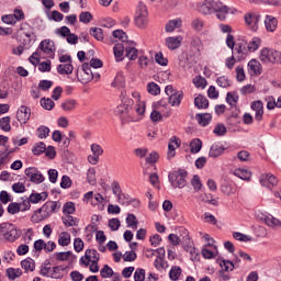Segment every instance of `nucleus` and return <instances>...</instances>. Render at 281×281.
Listing matches in <instances>:
<instances>
[{"instance_id": "1", "label": "nucleus", "mask_w": 281, "mask_h": 281, "mask_svg": "<svg viewBox=\"0 0 281 281\" xmlns=\"http://www.w3.org/2000/svg\"><path fill=\"white\" fill-rule=\"evenodd\" d=\"M60 210V203L58 201H47L37 209L31 216L32 223H41L47 221L52 214H56Z\"/></svg>"}, {"instance_id": "2", "label": "nucleus", "mask_w": 281, "mask_h": 281, "mask_svg": "<svg viewBox=\"0 0 281 281\" xmlns=\"http://www.w3.org/2000/svg\"><path fill=\"white\" fill-rule=\"evenodd\" d=\"M54 52H56V46H54V42L52 40H44L40 43L38 48L34 52L29 60L31 65H38L41 59L43 58V54H46L48 58H54Z\"/></svg>"}, {"instance_id": "3", "label": "nucleus", "mask_w": 281, "mask_h": 281, "mask_svg": "<svg viewBox=\"0 0 281 281\" xmlns=\"http://www.w3.org/2000/svg\"><path fill=\"white\" fill-rule=\"evenodd\" d=\"M0 236H2L7 243H14L21 238V229H19L16 225L12 223H1Z\"/></svg>"}, {"instance_id": "4", "label": "nucleus", "mask_w": 281, "mask_h": 281, "mask_svg": "<svg viewBox=\"0 0 281 281\" xmlns=\"http://www.w3.org/2000/svg\"><path fill=\"white\" fill-rule=\"evenodd\" d=\"M18 43L23 45L25 49L32 47V42L36 41V35H34V30L30 25L21 26L18 31Z\"/></svg>"}, {"instance_id": "5", "label": "nucleus", "mask_w": 281, "mask_h": 281, "mask_svg": "<svg viewBox=\"0 0 281 281\" xmlns=\"http://www.w3.org/2000/svg\"><path fill=\"white\" fill-rule=\"evenodd\" d=\"M169 183L172 188H186L188 186V171L186 169H178L169 172L168 175Z\"/></svg>"}, {"instance_id": "6", "label": "nucleus", "mask_w": 281, "mask_h": 281, "mask_svg": "<svg viewBox=\"0 0 281 281\" xmlns=\"http://www.w3.org/2000/svg\"><path fill=\"white\" fill-rule=\"evenodd\" d=\"M134 23L139 30L148 27V9L144 2H139L137 5Z\"/></svg>"}, {"instance_id": "7", "label": "nucleus", "mask_w": 281, "mask_h": 281, "mask_svg": "<svg viewBox=\"0 0 281 281\" xmlns=\"http://www.w3.org/2000/svg\"><path fill=\"white\" fill-rule=\"evenodd\" d=\"M261 63L268 64L272 63V65L281 64V53L278 50L262 48L259 56Z\"/></svg>"}, {"instance_id": "8", "label": "nucleus", "mask_w": 281, "mask_h": 281, "mask_svg": "<svg viewBox=\"0 0 281 281\" xmlns=\"http://www.w3.org/2000/svg\"><path fill=\"white\" fill-rule=\"evenodd\" d=\"M220 3L221 2L215 0H203L198 4V10L201 14L207 16L210 14H214V11L216 10Z\"/></svg>"}, {"instance_id": "9", "label": "nucleus", "mask_w": 281, "mask_h": 281, "mask_svg": "<svg viewBox=\"0 0 281 281\" xmlns=\"http://www.w3.org/2000/svg\"><path fill=\"white\" fill-rule=\"evenodd\" d=\"M25 177L31 181V183H43L45 181V176L36 167H29L24 170Z\"/></svg>"}, {"instance_id": "10", "label": "nucleus", "mask_w": 281, "mask_h": 281, "mask_svg": "<svg viewBox=\"0 0 281 281\" xmlns=\"http://www.w3.org/2000/svg\"><path fill=\"white\" fill-rule=\"evenodd\" d=\"M234 12H236L235 9H231L229 7L223 4V2H220L216 7V9L213 11V14H215L216 19H218V21H226L227 20V15L234 14Z\"/></svg>"}, {"instance_id": "11", "label": "nucleus", "mask_w": 281, "mask_h": 281, "mask_svg": "<svg viewBox=\"0 0 281 281\" xmlns=\"http://www.w3.org/2000/svg\"><path fill=\"white\" fill-rule=\"evenodd\" d=\"M30 117H32V109L26 105H21L16 112L18 122L23 125L26 122H30Z\"/></svg>"}, {"instance_id": "12", "label": "nucleus", "mask_w": 281, "mask_h": 281, "mask_svg": "<svg viewBox=\"0 0 281 281\" xmlns=\"http://www.w3.org/2000/svg\"><path fill=\"white\" fill-rule=\"evenodd\" d=\"M65 271H67V267L65 266H55L50 268L48 276L46 278H53L54 280H63L65 278Z\"/></svg>"}, {"instance_id": "13", "label": "nucleus", "mask_w": 281, "mask_h": 281, "mask_svg": "<svg viewBox=\"0 0 281 281\" xmlns=\"http://www.w3.org/2000/svg\"><path fill=\"white\" fill-rule=\"evenodd\" d=\"M250 106L252 111H255L256 113L255 120H257V122H261L262 115H265V104L262 103V101L260 100L254 101Z\"/></svg>"}, {"instance_id": "14", "label": "nucleus", "mask_w": 281, "mask_h": 281, "mask_svg": "<svg viewBox=\"0 0 281 281\" xmlns=\"http://www.w3.org/2000/svg\"><path fill=\"white\" fill-rule=\"evenodd\" d=\"M225 150H227V148H225L222 143H214L210 148L209 157H211L212 159H216L217 157H221V155H223Z\"/></svg>"}, {"instance_id": "15", "label": "nucleus", "mask_w": 281, "mask_h": 281, "mask_svg": "<svg viewBox=\"0 0 281 281\" xmlns=\"http://www.w3.org/2000/svg\"><path fill=\"white\" fill-rule=\"evenodd\" d=\"M245 23L249 25V27L252 30V32H256L258 30V21H260V18L254 13H246L244 15Z\"/></svg>"}, {"instance_id": "16", "label": "nucleus", "mask_w": 281, "mask_h": 281, "mask_svg": "<svg viewBox=\"0 0 281 281\" xmlns=\"http://www.w3.org/2000/svg\"><path fill=\"white\" fill-rule=\"evenodd\" d=\"M234 52L241 55V56H237V60H243L245 56L249 54L248 43L247 42L237 43L236 47L233 49V54Z\"/></svg>"}, {"instance_id": "17", "label": "nucleus", "mask_w": 281, "mask_h": 281, "mask_svg": "<svg viewBox=\"0 0 281 281\" xmlns=\"http://www.w3.org/2000/svg\"><path fill=\"white\" fill-rule=\"evenodd\" d=\"M182 42H183L182 36L167 37L166 46L168 47V49H171V50L179 49L181 47Z\"/></svg>"}, {"instance_id": "18", "label": "nucleus", "mask_w": 281, "mask_h": 281, "mask_svg": "<svg viewBox=\"0 0 281 281\" xmlns=\"http://www.w3.org/2000/svg\"><path fill=\"white\" fill-rule=\"evenodd\" d=\"M248 71H250L251 76H260V74H262L260 61H258V59L248 61Z\"/></svg>"}, {"instance_id": "19", "label": "nucleus", "mask_w": 281, "mask_h": 281, "mask_svg": "<svg viewBox=\"0 0 281 281\" xmlns=\"http://www.w3.org/2000/svg\"><path fill=\"white\" fill-rule=\"evenodd\" d=\"M124 49H126V47L122 43L114 45L113 54L116 63H122L124 60Z\"/></svg>"}, {"instance_id": "20", "label": "nucleus", "mask_w": 281, "mask_h": 281, "mask_svg": "<svg viewBox=\"0 0 281 281\" xmlns=\"http://www.w3.org/2000/svg\"><path fill=\"white\" fill-rule=\"evenodd\" d=\"M49 194L44 191L42 193H31L29 196V201L33 203V205H36V203H41V201H47V198Z\"/></svg>"}, {"instance_id": "21", "label": "nucleus", "mask_w": 281, "mask_h": 281, "mask_svg": "<svg viewBox=\"0 0 281 281\" xmlns=\"http://www.w3.org/2000/svg\"><path fill=\"white\" fill-rule=\"evenodd\" d=\"M265 25L268 32H276L278 27V19L273 18V15H267L265 20Z\"/></svg>"}, {"instance_id": "22", "label": "nucleus", "mask_w": 281, "mask_h": 281, "mask_svg": "<svg viewBox=\"0 0 281 281\" xmlns=\"http://www.w3.org/2000/svg\"><path fill=\"white\" fill-rule=\"evenodd\" d=\"M57 71L60 76H71V74H74V65L71 63L60 64L57 66Z\"/></svg>"}, {"instance_id": "23", "label": "nucleus", "mask_w": 281, "mask_h": 281, "mask_svg": "<svg viewBox=\"0 0 281 281\" xmlns=\"http://www.w3.org/2000/svg\"><path fill=\"white\" fill-rule=\"evenodd\" d=\"M181 100H183V91H178L175 94H171L168 98L169 104L172 106H180L181 105Z\"/></svg>"}, {"instance_id": "24", "label": "nucleus", "mask_w": 281, "mask_h": 281, "mask_svg": "<svg viewBox=\"0 0 281 281\" xmlns=\"http://www.w3.org/2000/svg\"><path fill=\"white\" fill-rule=\"evenodd\" d=\"M194 106H196V109H207V106H210V100L203 94H199L194 99Z\"/></svg>"}, {"instance_id": "25", "label": "nucleus", "mask_w": 281, "mask_h": 281, "mask_svg": "<svg viewBox=\"0 0 281 281\" xmlns=\"http://www.w3.org/2000/svg\"><path fill=\"white\" fill-rule=\"evenodd\" d=\"M85 258L89 260V262H100V254L95 249H87Z\"/></svg>"}, {"instance_id": "26", "label": "nucleus", "mask_w": 281, "mask_h": 281, "mask_svg": "<svg viewBox=\"0 0 281 281\" xmlns=\"http://www.w3.org/2000/svg\"><path fill=\"white\" fill-rule=\"evenodd\" d=\"M195 120L198 121L200 126H207L210 122H212V114L210 113L196 114Z\"/></svg>"}, {"instance_id": "27", "label": "nucleus", "mask_w": 281, "mask_h": 281, "mask_svg": "<svg viewBox=\"0 0 281 281\" xmlns=\"http://www.w3.org/2000/svg\"><path fill=\"white\" fill-rule=\"evenodd\" d=\"M201 148H203V142L200 138H194L190 143V150L192 155H196V153H201Z\"/></svg>"}, {"instance_id": "28", "label": "nucleus", "mask_w": 281, "mask_h": 281, "mask_svg": "<svg viewBox=\"0 0 281 281\" xmlns=\"http://www.w3.org/2000/svg\"><path fill=\"white\" fill-rule=\"evenodd\" d=\"M71 243V235L67 232H63L59 234L58 237V245H60V247H67L68 245H70Z\"/></svg>"}, {"instance_id": "29", "label": "nucleus", "mask_w": 281, "mask_h": 281, "mask_svg": "<svg viewBox=\"0 0 281 281\" xmlns=\"http://www.w3.org/2000/svg\"><path fill=\"white\" fill-rule=\"evenodd\" d=\"M181 273H182L181 267L172 266L170 271H169V280L178 281L179 278H181Z\"/></svg>"}, {"instance_id": "30", "label": "nucleus", "mask_w": 281, "mask_h": 281, "mask_svg": "<svg viewBox=\"0 0 281 281\" xmlns=\"http://www.w3.org/2000/svg\"><path fill=\"white\" fill-rule=\"evenodd\" d=\"M21 267L25 271H34L36 269V263L34 262V259L29 257L21 261Z\"/></svg>"}, {"instance_id": "31", "label": "nucleus", "mask_w": 281, "mask_h": 281, "mask_svg": "<svg viewBox=\"0 0 281 281\" xmlns=\"http://www.w3.org/2000/svg\"><path fill=\"white\" fill-rule=\"evenodd\" d=\"M191 47L195 49L196 52L201 53L203 52V42L201 41V37L194 35L191 37Z\"/></svg>"}, {"instance_id": "32", "label": "nucleus", "mask_w": 281, "mask_h": 281, "mask_svg": "<svg viewBox=\"0 0 281 281\" xmlns=\"http://www.w3.org/2000/svg\"><path fill=\"white\" fill-rule=\"evenodd\" d=\"M11 119L10 116H3L0 119V128L4 131V133H10L12 131V126L10 125Z\"/></svg>"}, {"instance_id": "33", "label": "nucleus", "mask_w": 281, "mask_h": 281, "mask_svg": "<svg viewBox=\"0 0 281 281\" xmlns=\"http://www.w3.org/2000/svg\"><path fill=\"white\" fill-rule=\"evenodd\" d=\"M234 175L243 181H249V179H251V172H249L247 169H236Z\"/></svg>"}, {"instance_id": "34", "label": "nucleus", "mask_w": 281, "mask_h": 281, "mask_svg": "<svg viewBox=\"0 0 281 281\" xmlns=\"http://www.w3.org/2000/svg\"><path fill=\"white\" fill-rule=\"evenodd\" d=\"M263 221L268 227H279L281 225L280 220L273 217V215H266Z\"/></svg>"}, {"instance_id": "35", "label": "nucleus", "mask_w": 281, "mask_h": 281, "mask_svg": "<svg viewBox=\"0 0 281 281\" xmlns=\"http://www.w3.org/2000/svg\"><path fill=\"white\" fill-rule=\"evenodd\" d=\"M23 271L21 269L8 268L7 269V277L9 280H16V278H21Z\"/></svg>"}, {"instance_id": "36", "label": "nucleus", "mask_w": 281, "mask_h": 281, "mask_svg": "<svg viewBox=\"0 0 281 281\" xmlns=\"http://www.w3.org/2000/svg\"><path fill=\"white\" fill-rule=\"evenodd\" d=\"M40 104L45 109V111H52V109H54V106L56 105V103H54V100H52L50 98H42Z\"/></svg>"}, {"instance_id": "37", "label": "nucleus", "mask_w": 281, "mask_h": 281, "mask_svg": "<svg viewBox=\"0 0 281 281\" xmlns=\"http://www.w3.org/2000/svg\"><path fill=\"white\" fill-rule=\"evenodd\" d=\"M214 135H216L217 137H225V135L227 134V127H225V124L223 123H218L214 130H213Z\"/></svg>"}, {"instance_id": "38", "label": "nucleus", "mask_w": 281, "mask_h": 281, "mask_svg": "<svg viewBox=\"0 0 281 281\" xmlns=\"http://www.w3.org/2000/svg\"><path fill=\"white\" fill-rule=\"evenodd\" d=\"M77 104L78 102L75 99H68L61 103V109L63 111H74Z\"/></svg>"}, {"instance_id": "39", "label": "nucleus", "mask_w": 281, "mask_h": 281, "mask_svg": "<svg viewBox=\"0 0 281 281\" xmlns=\"http://www.w3.org/2000/svg\"><path fill=\"white\" fill-rule=\"evenodd\" d=\"M147 91L150 93V95H159L161 93V88L156 82H149L147 85Z\"/></svg>"}, {"instance_id": "40", "label": "nucleus", "mask_w": 281, "mask_h": 281, "mask_svg": "<svg viewBox=\"0 0 281 281\" xmlns=\"http://www.w3.org/2000/svg\"><path fill=\"white\" fill-rule=\"evenodd\" d=\"M45 150H47V146L45 145L44 142H40L37 144H35V146L32 149L33 155L38 156V155H43V153H45Z\"/></svg>"}, {"instance_id": "41", "label": "nucleus", "mask_w": 281, "mask_h": 281, "mask_svg": "<svg viewBox=\"0 0 281 281\" xmlns=\"http://www.w3.org/2000/svg\"><path fill=\"white\" fill-rule=\"evenodd\" d=\"M61 221L66 227H76L78 225V222L76 221V217L71 215H65L61 217Z\"/></svg>"}, {"instance_id": "42", "label": "nucleus", "mask_w": 281, "mask_h": 281, "mask_svg": "<svg viewBox=\"0 0 281 281\" xmlns=\"http://www.w3.org/2000/svg\"><path fill=\"white\" fill-rule=\"evenodd\" d=\"M79 21L80 23H85L87 25L93 21V14H91L89 11H83L79 14Z\"/></svg>"}, {"instance_id": "43", "label": "nucleus", "mask_w": 281, "mask_h": 281, "mask_svg": "<svg viewBox=\"0 0 281 281\" xmlns=\"http://www.w3.org/2000/svg\"><path fill=\"white\" fill-rule=\"evenodd\" d=\"M90 34L95 38V41H103L104 40V32L100 27H91Z\"/></svg>"}, {"instance_id": "44", "label": "nucleus", "mask_w": 281, "mask_h": 281, "mask_svg": "<svg viewBox=\"0 0 281 281\" xmlns=\"http://www.w3.org/2000/svg\"><path fill=\"white\" fill-rule=\"evenodd\" d=\"M76 212V204L74 202H66L63 207L65 216H69Z\"/></svg>"}, {"instance_id": "45", "label": "nucleus", "mask_w": 281, "mask_h": 281, "mask_svg": "<svg viewBox=\"0 0 281 281\" xmlns=\"http://www.w3.org/2000/svg\"><path fill=\"white\" fill-rule=\"evenodd\" d=\"M216 83L218 85V87H221L222 89H227V87H232V81L229 80L228 77L226 76H221L216 79Z\"/></svg>"}, {"instance_id": "46", "label": "nucleus", "mask_w": 281, "mask_h": 281, "mask_svg": "<svg viewBox=\"0 0 281 281\" xmlns=\"http://www.w3.org/2000/svg\"><path fill=\"white\" fill-rule=\"evenodd\" d=\"M138 50L135 47H125V56L130 60H137Z\"/></svg>"}, {"instance_id": "47", "label": "nucleus", "mask_w": 281, "mask_h": 281, "mask_svg": "<svg viewBox=\"0 0 281 281\" xmlns=\"http://www.w3.org/2000/svg\"><path fill=\"white\" fill-rule=\"evenodd\" d=\"M133 106V100L132 99H125V101H123V106L120 105L119 106V112L120 113H128V111H131V108Z\"/></svg>"}, {"instance_id": "48", "label": "nucleus", "mask_w": 281, "mask_h": 281, "mask_svg": "<svg viewBox=\"0 0 281 281\" xmlns=\"http://www.w3.org/2000/svg\"><path fill=\"white\" fill-rule=\"evenodd\" d=\"M112 192L115 196H117L119 201H122V196H124V193H122V188L120 187V182L114 181L112 183Z\"/></svg>"}, {"instance_id": "49", "label": "nucleus", "mask_w": 281, "mask_h": 281, "mask_svg": "<svg viewBox=\"0 0 281 281\" xmlns=\"http://www.w3.org/2000/svg\"><path fill=\"white\" fill-rule=\"evenodd\" d=\"M37 137L40 139H47L49 137V127L42 125L37 128Z\"/></svg>"}, {"instance_id": "50", "label": "nucleus", "mask_w": 281, "mask_h": 281, "mask_svg": "<svg viewBox=\"0 0 281 281\" xmlns=\"http://www.w3.org/2000/svg\"><path fill=\"white\" fill-rule=\"evenodd\" d=\"M52 261L49 259H46L40 270L41 276L46 278V276H49V271L52 270Z\"/></svg>"}, {"instance_id": "51", "label": "nucleus", "mask_w": 281, "mask_h": 281, "mask_svg": "<svg viewBox=\"0 0 281 281\" xmlns=\"http://www.w3.org/2000/svg\"><path fill=\"white\" fill-rule=\"evenodd\" d=\"M181 25V20H170L166 26L165 30L166 32H172L173 30H177Z\"/></svg>"}, {"instance_id": "52", "label": "nucleus", "mask_w": 281, "mask_h": 281, "mask_svg": "<svg viewBox=\"0 0 281 281\" xmlns=\"http://www.w3.org/2000/svg\"><path fill=\"white\" fill-rule=\"evenodd\" d=\"M87 181L90 186H95L98 183L95 180V168L88 169Z\"/></svg>"}, {"instance_id": "53", "label": "nucleus", "mask_w": 281, "mask_h": 281, "mask_svg": "<svg viewBox=\"0 0 281 281\" xmlns=\"http://www.w3.org/2000/svg\"><path fill=\"white\" fill-rule=\"evenodd\" d=\"M205 23L203 22V20L196 18L194 20H192L191 22V27L195 31V32H201L204 27Z\"/></svg>"}, {"instance_id": "54", "label": "nucleus", "mask_w": 281, "mask_h": 281, "mask_svg": "<svg viewBox=\"0 0 281 281\" xmlns=\"http://www.w3.org/2000/svg\"><path fill=\"white\" fill-rule=\"evenodd\" d=\"M8 214H19L21 212V204L16 202H12L7 207Z\"/></svg>"}, {"instance_id": "55", "label": "nucleus", "mask_w": 281, "mask_h": 281, "mask_svg": "<svg viewBox=\"0 0 281 281\" xmlns=\"http://www.w3.org/2000/svg\"><path fill=\"white\" fill-rule=\"evenodd\" d=\"M233 238H235V240H239L240 243H250V240H251V236L245 235L239 232H235L233 234Z\"/></svg>"}, {"instance_id": "56", "label": "nucleus", "mask_w": 281, "mask_h": 281, "mask_svg": "<svg viewBox=\"0 0 281 281\" xmlns=\"http://www.w3.org/2000/svg\"><path fill=\"white\" fill-rule=\"evenodd\" d=\"M260 38L259 37H254L249 43H248V52H257V49L260 47Z\"/></svg>"}, {"instance_id": "57", "label": "nucleus", "mask_w": 281, "mask_h": 281, "mask_svg": "<svg viewBox=\"0 0 281 281\" xmlns=\"http://www.w3.org/2000/svg\"><path fill=\"white\" fill-rule=\"evenodd\" d=\"M127 227H132V229H137V217L135 214H127L126 217Z\"/></svg>"}, {"instance_id": "58", "label": "nucleus", "mask_w": 281, "mask_h": 281, "mask_svg": "<svg viewBox=\"0 0 281 281\" xmlns=\"http://www.w3.org/2000/svg\"><path fill=\"white\" fill-rule=\"evenodd\" d=\"M146 280V270L144 268H137L134 272V281Z\"/></svg>"}, {"instance_id": "59", "label": "nucleus", "mask_w": 281, "mask_h": 281, "mask_svg": "<svg viewBox=\"0 0 281 281\" xmlns=\"http://www.w3.org/2000/svg\"><path fill=\"white\" fill-rule=\"evenodd\" d=\"M101 278H113V268L109 267V265H104L100 270Z\"/></svg>"}, {"instance_id": "60", "label": "nucleus", "mask_w": 281, "mask_h": 281, "mask_svg": "<svg viewBox=\"0 0 281 281\" xmlns=\"http://www.w3.org/2000/svg\"><path fill=\"white\" fill-rule=\"evenodd\" d=\"M191 186L195 190V192H199L201 188H203V183H201V178L199 175H194L193 178L191 179Z\"/></svg>"}, {"instance_id": "61", "label": "nucleus", "mask_w": 281, "mask_h": 281, "mask_svg": "<svg viewBox=\"0 0 281 281\" xmlns=\"http://www.w3.org/2000/svg\"><path fill=\"white\" fill-rule=\"evenodd\" d=\"M112 36H114V38H119V41H122V43H126L128 38V35H126V32H123L122 30L113 31Z\"/></svg>"}, {"instance_id": "62", "label": "nucleus", "mask_w": 281, "mask_h": 281, "mask_svg": "<svg viewBox=\"0 0 281 281\" xmlns=\"http://www.w3.org/2000/svg\"><path fill=\"white\" fill-rule=\"evenodd\" d=\"M220 267L222 268L223 271H234V261L229 260H222L220 263Z\"/></svg>"}, {"instance_id": "63", "label": "nucleus", "mask_w": 281, "mask_h": 281, "mask_svg": "<svg viewBox=\"0 0 281 281\" xmlns=\"http://www.w3.org/2000/svg\"><path fill=\"white\" fill-rule=\"evenodd\" d=\"M155 60L161 67H167L168 66V58L164 57V53H157L155 55Z\"/></svg>"}, {"instance_id": "64", "label": "nucleus", "mask_w": 281, "mask_h": 281, "mask_svg": "<svg viewBox=\"0 0 281 281\" xmlns=\"http://www.w3.org/2000/svg\"><path fill=\"white\" fill-rule=\"evenodd\" d=\"M226 102L231 106H234V104L238 103V94H234L233 92H227V94H226Z\"/></svg>"}]
</instances>
